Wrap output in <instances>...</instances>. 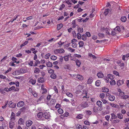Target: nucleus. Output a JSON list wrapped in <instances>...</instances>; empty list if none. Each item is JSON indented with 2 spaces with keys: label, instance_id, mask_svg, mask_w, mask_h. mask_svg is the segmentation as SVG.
Here are the masks:
<instances>
[{
  "label": "nucleus",
  "instance_id": "nucleus-1",
  "mask_svg": "<svg viewBox=\"0 0 129 129\" xmlns=\"http://www.w3.org/2000/svg\"><path fill=\"white\" fill-rule=\"evenodd\" d=\"M65 51L63 48H59L54 50V53L55 54L64 53Z\"/></svg>",
  "mask_w": 129,
  "mask_h": 129
},
{
  "label": "nucleus",
  "instance_id": "nucleus-2",
  "mask_svg": "<svg viewBox=\"0 0 129 129\" xmlns=\"http://www.w3.org/2000/svg\"><path fill=\"white\" fill-rule=\"evenodd\" d=\"M50 115L49 112L46 111L43 113V117L46 119H49L50 117Z\"/></svg>",
  "mask_w": 129,
  "mask_h": 129
},
{
  "label": "nucleus",
  "instance_id": "nucleus-3",
  "mask_svg": "<svg viewBox=\"0 0 129 129\" xmlns=\"http://www.w3.org/2000/svg\"><path fill=\"white\" fill-rule=\"evenodd\" d=\"M41 93L42 94H45L47 92V90L45 88V85L43 84L41 85Z\"/></svg>",
  "mask_w": 129,
  "mask_h": 129
},
{
  "label": "nucleus",
  "instance_id": "nucleus-4",
  "mask_svg": "<svg viewBox=\"0 0 129 129\" xmlns=\"http://www.w3.org/2000/svg\"><path fill=\"white\" fill-rule=\"evenodd\" d=\"M111 121V124L113 126H115L116 124L118 123L120 121V120L118 119H114V120H112Z\"/></svg>",
  "mask_w": 129,
  "mask_h": 129
},
{
  "label": "nucleus",
  "instance_id": "nucleus-5",
  "mask_svg": "<svg viewBox=\"0 0 129 129\" xmlns=\"http://www.w3.org/2000/svg\"><path fill=\"white\" fill-rule=\"evenodd\" d=\"M56 103V100L55 99H52L49 102V104L51 106H54Z\"/></svg>",
  "mask_w": 129,
  "mask_h": 129
},
{
  "label": "nucleus",
  "instance_id": "nucleus-6",
  "mask_svg": "<svg viewBox=\"0 0 129 129\" xmlns=\"http://www.w3.org/2000/svg\"><path fill=\"white\" fill-rule=\"evenodd\" d=\"M9 105L10 108H14L16 106V104L15 103H13L12 101H10L9 102Z\"/></svg>",
  "mask_w": 129,
  "mask_h": 129
},
{
  "label": "nucleus",
  "instance_id": "nucleus-7",
  "mask_svg": "<svg viewBox=\"0 0 129 129\" xmlns=\"http://www.w3.org/2000/svg\"><path fill=\"white\" fill-rule=\"evenodd\" d=\"M88 103L86 102L82 103L81 104V107L83 108L88 107Z\"/></svg>",
  "mask_w": 129,
  "mask_h": 129
},
{
  "label": "nucleus",
  "instance_id": "nucleus-8",
  "mask_svg": "<svg viewBox=\"0 0 129 129\" xmlns=\"http://www.w3.org/2000/svg\"><path fill=\"white\" fill-rule=\"evenodd\" d=\"M25 103L23 101H20L17 104V106L19 107H22L24 105Z\"/></svg>",
  "mask_w": 129,
  "mask_h": 129
},
{
  "label": "nucleus",
  "instance_id": "nucleus-9",
  "mask_svg": "<svg viewBox=\"0 0 129 129\" xmlns=\"http://www.w3.org/2000/svg\"><path fill=\"white\" fill-rule=\"evenodd\" d=\"M17 71L19 75L21 73H24L25 72V69H20L19 70Z\"/></svg>",
  "mask_w": 129,
  "mask_h": 129
},
{
  "label": "nucleus",
  "instance_id": "nucleus-10",
  "mask_svg": "<svg viewBox=\"0 0 129 129\" xmlns=\"http://www.w3.org/2000/svg\"><path fill=\"white\" fill-rule=\"evenodd\" d=\"M32 124V121L29 120L26 121V125L27 126H31Z\"/></svg>",
  "mask_w": 129,
  "mask_h": 129
},
{
  "label": "nucleus",
  "instance_id": "nucleus-11",
  "mask_svg": "<svg viewBox=\"0 0 129 129\" xmlns=\"http://www.w3.org/2000/svg\"><path fill=\"white\" fill-rule=\"evenodd\" d=\"M97 76L99 78H103L104 76L102 72H99L97 74Z\"/></svg>",
  "mask_w": 129,
  "mask_h": 129
},
{
  "label": "nucleus",
  "instance_id": "nucleus-12",
  "mask_svg": "<svg viewBox=\"0 0 129 129\" xmlns=\"http://www.w3.org/2000/svg\"><path fill=\"white\" fill-rule=\"evenodd\" d=\"M124 81L123 80H119L117 82V84L118 86H119L124 83Z\"/></svg>",
  "mask_w": 129,
  "mask_h": 129
},
{
  "label": "nucleus",
  "instance_id": "nucleus-13",
  "mask_svg": "<svg viewBox=\"0 0 129 129\" xmlns=\"http://www.w3.org/2000/svg\"><path fill=\"white\" fill-rule=\"evenodd\" d=\"M93 79L91 77H89L88 79L87 83L88 84H90L93 82Z\"/></svg>",
  "mask_w": 129,
  "mask_h": 129
},
{
  "label": "nucleus",
  "instance_id": "nucleus-14",
  "mask_svg": "<svg viewBox=\"0 0 129 129\" xmlns=\"http://www.w3.org/2000/svg\"><path fill=\"white\" fill-rule=\"evenodd\" d=\"M11 120L12 121H14L15 119V114L13 112L12 113L11 116H10Z\"/></svg>",
  "mask_w": 129,
  "mask_h": 129
},
{
  "label": "nucleus",
  "instance_id": "nucleus-15",
  "mask_svg": "<svg viewBox=\"0 0 129 129\" xmlns=\"http://www.w3.org/2000/svg\"><path fill=\"white\" fill-rule=\"evenodd\" d=\"M108 99L110 101H113L115 100V97L114 96L111 95L109 97Z\"/></svg>",
  "mask_w": 129,
  "mask_h": 129
},
{
  "label": "nucleus",
  "instance_id": "nucleus-16",
  "mask_svg": "<svg viewBox=\"0 0 129 129\" xmlns=\"http://www.w3.org/2000/svg\"><path fill=\"white\" fill-rule=\"evenodd\" d=\"M111 117L110 119V121H111L113 119H116L117 118V116H116L114 113H111Z\"/></svg>",
  "mask_w": 129,
  "mask_h": 129
},
{
  "label": "nucleus",
  "instance_id": "nucleus-17",
  "mask_svg": "<svg viewBox=\"0 0 129 129\" xmlns=\"http://www.w3.org/2000/svg\"><path fill=\"white\" fill-rule=\"evenodd\" d=\"M71 56V55H68L63 57V58L66 61H68L69 60V58Z\"/></svg>",
  "mask_w": 129,
  "mask_h": 129
},
{
  "label": "nucleus",
  "instance_id": "nucleus-18",
  "mask_svg": "<svg viewBox=\"0 0 129 129\" xmlns=\"http://www.w3.org/2000/svg\"><path fill=\"white\" fill-rule=\"evenodd\" d=\"M58 39V38H52L50 39L47 40V41L49 42H55Z\"/></svg>",
  "mask_w": 129,
  "mask_h": 129
},
{
  "label": "nucleus",
  "instance_id": "nucleus-19",
  "mask_svg": "<svg viewBox=\"0 0 129 129\" xmlns=\"http://www.w3.org/2000/svg\"><path fill=\"white\" fill-rule=\"evenodd\" d=\"M37 116L39 118H41L43 117V113L42 112H39L38 113Z\"/></svg>",
  "mask_w": 129,
  "mask_h": 129
},
{
  "label": "nucleus",
  "instance_id": "nucleus-20",
  "mask_svg": "<svg viewBox=\"0 0 129 129\" xmlns=\"http://www.w3.org/2000/svg\"><path fill=\"white\" fill-rule=\"evenodd\" d=\"M117 116L118 118L119 119H121L123 118V116L122 113H118L117 114Z\"/></svg>",
  "mask_w": 129,
  "mask_h": 129
},
{
  "label": "nucleus",
  "instance_id": "nucleus-21",
  "mask_svg": "<svg viewBox=\"0 0 129 129\" xmlns=\"http://www.w3.org/2000/svg\"><path fill=\"white\" fill-rule=\"evenodd\" d=\"M75 62L77 66L79 67L81 64V62L79 60L77 59L75 61Z\"/></svg>",
  "mask_w": 129,
  "mask_h": 129
},
{
  "label": "nucleus",
  "instance_id": "nucleus-22",
  "mask_svg": "<svg viewBox=\"0 0 129 129\" xmlns=\"http://www.w3.org/2000/svg\"><path fill=\"white\" fill-rule=\"evenodd\" d=\"M14 123L12 121L10 122L9 123V127L11 128H13L14 126Z\"/></svg>",
  "mask_w": 129,
  "mask_h": 129
},
{
  "label": "nucleus",
  "instance_id": "nucleus-23",
  "mask_svg": "<svg viewBox=\"0 0 129 129\" xmlns=\"http://www.w3.org/2000/svg\"><path fill=\"white\" fill-rule=\"evenodd\" d=\"M40 70L39 68L36 67L35 69L34 72L35 73L38 74L40 73Z\"/></svg>",
  "mask_w": 129,
  "mask_h": 129
},
{
  "label": "nucleus",
  "instance_id": "nucleus-24",
  "mask_svg": "<svg viewBox=\"0 0 129 129\" xmlns=\"http://www.w3.org/2000/svg\"><path fill=\"white\" fill-rule=\"evenodd\" d=\"M108 78L111 80L113 79L114 78V76L110 74H108L107 75Z\"/></svg>",
  "mask_w": 129,
  "mask_h": 129
},
{
  "label": "nucleus",
  "instance_id": "nucleus-25",
  "mask_svg": "<svg viewBox=\"0 0 129 129\" xmlns=\"http://www.w3.org/2000/svg\"><path fill=\"white\" fill-rule=\"evenodd\" d=\"M77 78L80 80H82L83 79V77L82 76L79 75H77Z\"/></svg>",
  "mask_w": 129,
  "mask_h": 129
},
{
  "label": "nucleus",
  "instance_id": "nucleus-26",
  "mask_svg": "<svg viewBox=\"0 0 129 129\" xmlns=\"http://www.w3.org/2000/svg\"><path fill=\"white\" fill-rule=\"evenodd\" d=\"M78 44L79 47H83L84 46V43L83 41H80L79 42Z\"/></svg>",
  "mask_w": 129,
  "mask_h": 129
},
{
  "label": "nucleus",
  "instance_id": "nucleus-27",
  "mask_svg": "<svg viewBox=\"0 0 129 129\" xmlns=\"http://www.w3.org/2000/svg\"><path fill=\"white\" fill-rule=\"evenodd\" d=\"M126 18L125 16L122 17L121 19L120 20L121 21L123 22H125L126 20Z\"/></svg>",
  "mask_w": 129,
  "mask_h": 129
},
{
  "label": "nucleus",
  "instance_id": "nucleus-28",
  "mask_svg": "<svg viewBox=\"0 0 129 129\" xmlns=\"http://www.w3.org/2000/svg\"><path fill=\"white\" fill-rule=\"evenodd\" d=\"M38 81L39 83H43L44 81V79L43 78H40L38 79Z\"/></svg>",
  "mask_w": 129,
  "mask_h": 129
},
{
  "label": "nucleus",
  "instance_id": "nucleus-29",
  "mask_svg": "<svg viewBox=\"0 0 129 129\" xmlns=\"http://www.w3.org/2000/svg\"><path fill=\"white\" fill-rule=\"evenodd\" d=\"M57 29L59 30L62 27L63 24L62 23H60L59 24H57Z\"/></svg>",
  "mask_w": 129,
  "mask_h": 129
},
{
  "label": "nucleus",
  "instance_id": "nucleus-30",
  "mask_svg": "<svg viewBox=\"0 0 129 129\" xmlns=\"http://www.w3.org/2000/svg\"><path fill=\"white\" fill-rule=\"evenodd\" d=\"M29 82H31L32 84L34 85L36 83V81L35 79H31L30 80Z\"/></svg>",
  "mask_w": 129,
  "mask_h": 129
},
{
  "label": "nucleus",
  "instance_id": "nucleus-31",
  "mask_svg": "<svg viewBox=\"0 0 129 129\" xmlns=\"http://www.w3.org/2000/svg\"><path fill=\"white\" fill-rule=\"evenodd\" d=\"M46 66L47 67H51L52 66V63L49 61L46 63Z\"/></svg>",
  "mask_w": 129,
  "mask_h": 129
},
{
  "label": "nucleus",
  "instance_id": "nucleus-32",
  "mask_svg": "<svg viewBox=\"0 0 129 129\" xmlns=\"http://www.w3.org/2000/svg\"><path fill=\"white\" fill-rule=\"evenodd\" d=\"M122 99L124 100H126L127 99L129 100V95H124L123 96H122Z\"/></svg>",
  "mask_w": 129,
  "mask_h": 129
},
{
  "label": "nucleus",
  "instance_id": "nucleus-33",
  "mask_svg": "<svg viewBox=\"0 0 129 129\" xmlns=\"http://www.w3.org/2000/svg\"><path fill=\"white\" fill-rule=\"evenodd\" d=\"M96 104L99 107H102V103L100 101H98L96 102Z\"/></svg>",
  "mask_w": 129,
  "mask_h": 129
},
{
  "label": "nucleus",
  "instance_id": "nucleus-34",
  "mask_svg": "<svg viewBox=\"0 0 129 129\" xmlns=\"http://www.w3.org/2000/svg\"><path fill=\"white\" fill-rule=\"evenodd\" d=\"M12 60L13 61H14L15 63H19V61L17 62V58H16L13 57H12Z\"/></svg>",
  "mask_w": 129,
  "mask_h": 129
},
{
  "label": "nucleus",
  "instance_id": "nucleus-35",
  "mask_svg": "<svg viewBox=\"0 0 129 129\" xmlns=\"http://www.w3.org/2000/svg\"><path fill=\"white\" fill-rule=\"evenodd\" d=\"M53 89L56 94H58V89L56 86H54Z\"/></svg>",
  "mask_w": 129,
  "mask_h": 129
},
{
  "label": "nucleus",
  "instance_id": "nucleus-36",
  "mask_svg": "<svg viewBox=\"0 0 129 129\" xmlns=\"http://www.w3.org/2000/svg\"><path fill=\"white\" fill-rule=\"evenodd\" d=\"M102 91L104 92H107L109 91V90L108 88L104 87H103L102 89Z\"/></svg>",
  "mask_w": 129,
  "mask_h": 129
},
{
  "label": "nucleus",
  "instance_id": "nucleus-37",
  "mask_svg": "<svg viewBox=\"0 0 129 129\" xmlns=\"http://www.w3.org/2000/svg\"><path fill=\"white\" fill-rule=\"evenodd\" d=\"M66 95L70 97L71 98H73V95L72 93H70L69 92H67L66 93Z\"/></svg>",
  "mask_w": 129,
  "mask_h": 129
},
{
  "label": "nucleus",
  "instance_id": "nucleus-38",
  "mask_svg": "<svg viewBox=\"0 0 129 129\" xmlns=\"http://www.w3.org/2000/svg\"><path fill=\"white\" fill-rule=\"evenodd\" d=\"M114 30L116 31H118L119 32H120L121 31V29L119 26H117L114 29Z\"/></svg>",
  "mask_w": 129,
  "mask_h": 129
},
{
  "label": "nucleus",
  "instance_id": "nucleus-39",
  "mask_svg": "<svg viewBox=\"0 0 129 129\" xmlns=\"http://www.w3.org/2000/svg\"><path fill=\"white\" fill-rule=\"evenodd\" d=\"M58 112L60 114H61L63 113V110L61 108H59L58 110Z\"/></svg>",
  "mask_w": 129,
  "mask_h": 129
},
{
  "label": "nucleus",
  "instance_id": "nucleus-40",
  "mask_svg": "<svg viewBox=\"0 0 129 129\" xmlns=\"http://www.w3.org/2000/svg\"><path fill=\"white\" fill-rule=\"evenodd\" d=\"M101 84L100 81V80H98L96 81L95 83V85L97 86H100Z\"/></svg>",
  "mask_w": 129,
  "mask_h": 129
},
{
  "label": "nucleus",
  "instance_id": "nucleus-41",
  "mask_svg": "<svg viewBox=\"0 0 129 129\" xmlns=\"http://www.w3.org/2000/svg\"><path fill=\"white\" fill-rule=\"evenodd\" d=\"M83 116L82 114H80L77 116L76 118L80 119H82Z\"/></svg>",
  "mask_w": 129,
  "mask_h": 129
},
{
  "label": "nucleus",
  "instance_id": "nucleus-42",
  "mask_svg": "<svg viewBox=\"0 0 129 129\" xmlns=\"http://www.w3.org/2000/svg\"><path fill=\"white\" fill-rule=\"evenodd\" d=\"M83 98H87V93L86 91H83Z\"/></svg>",
  "mask_w": 129,
  "mask_h": 129
},
{
  "label": "nucleus",
  "instance_id": "nucleus-43",
  "mask_svg": "<svg viewBox=\"0 0 129 129\" xmlns=\"http://www.w3.org/2000/svg\"><path fill=\"white\" fill-rule=\"evenodd\" d=\"M50 77L52 79H55L56 78V75L52 73V74H51V76H50Z\"/></svg>",
  "mask_w": 129,
  "mask_h": 129
},
{
  "label": "nucleus",
  "instance_id": "nucleus-44",
  "mask_svg": "<svg viewBox=\"0 0 129 129\" xmlns=\"http://www.w3.org/2000/svg\"><path fill=\"white\" fill-rule=\"evenodd\" d=\"M76 129H82V126L79 124H77L76 126Z\"/></svg>",
  "mask_w": 129,
  "mask_h": 129
},
{
  "label": "nucleus",
  "instance_id": "nucleus-45",
  "mask_svg": "<svg viewBox=\"0 0 129 129\" xmlns=\"http://www.w3.org/2000/svg\"><path fill=\"white\" fill-rule=\"evenodd\" d=\"M110 83L111 85H114L116 84V82L113 79L111 80L110 81Z\"/></svg>",
  "mask_w": 129,
  "mask_h": 129
},
{
  "label": "nucleus",
  "instance_id": "nucleus-46",
  "mask_svg": "<svg viewBox=\"0 0 129 129\" xmlns=\"http://www.w3.org/2000/svg\"><path fill=\"white\" fill-rule=\"evenodd\" d=\"M18 122L20 124H23L24 121L22 118H20L18 120Z\"/></svg>",
  "mask_w": 129,
  "mask_h": 129
},
{
  "label": "nucleus",
  "instance_id": "nucleus-47",
  "mask_svg": "<svg viewBox=\"0 0 129 129\" xmlns=\"http://www.w3.org/2000/svg\"><path fill=\"white\" fill-rule=\"evenodd\" d=\"M81 37L83 41H85L86 39V35H83L81 36Z\"/></svg>",
  "mask_w": 129,
  "mask_h": 129
},
{
  "label": "nucleus",
  "instance_id": "nucleus-48",
  "mask_svg": "<svg viewBox=\"0 0 129 129\" xmlns=\"http://www.w3.org/2000/svg\"><path fill=\"white\" fill-rule=\"evenodd\" d=\"M50 58L51 59L54 60L56 59L57 57L55 55H52L50 57Z\"/></svg>",
  "mask_w": 129,
  "mask_h": 129
},
{
  "label": "nucleus",
  "instance_id": "nucleus-49",
  "mask_svg": "<svg viewBox=\"0 0 129 129\" xmlns=\"http://www.w3.org/2000/svg\"><path fill=\"white\" fill-rule=\"evenodd\" d=\"M19 16V15H17L14 18V19H12L10 21L8 22L9 23L10 22H11V23L13 22L15 20H16V19Z\"/></svg>",
  "mask_w": 129,
  "mask_h": 129
},
{
  "label": "nucleus",
  "instance_id": "nucleus-50",
  "mask_svg": "<svg viewBox=\"0 0 129 129\" xmlns=\"http://www.w3.org/2000/svg\"><path fill=\"white\" fill-rule=\"evenodd\" d=\"M83 87V86L81 85H79L77 87V88L79 90H82Z\"/></svg>",
  "mask_w": 129,
  "mask_h": 129
},
{
  "label": "nucleus",
  "instance_id": "nucleus-51",
  "mask_svg": "<svg viewBox=\"0 0 129 129\" xmlns=\"http://www.w3.org/2000/svg\"><path fill=\"white\" fill-rule=\"evenodd\" d=\"M110 105L112 107L115 108H117V106H118V105L116 104H115L113 103H110Z\"/></svg>",
  "mask_w": 129,
  "mask_h": 129
},
{
  "label": "nucleus",
  "instance_id": "nucleus-52",
  "mask_svg": "<svg viewBox=\"0 0 129 129\" xmlns=\"http://www.w3.org/2000/svg\"><path fill=\"white\" fill-rule=\"evenodd\" d=\"M86 114L88 115H90L91 114V111L89 110H86Z\"/></svg>",
  "mask_w": 129,
  "mask_h": 129
},
{
  "label": "nucleus",
  "instance_id": "nucleus-53",
  "mask_svg": "<svg viewBox=\"0 0 129 129\" xmlns=\"http://www.w3.org/2000/svg\"><path fill=\"white\" fill-rule=\"evenodd\" d=\"M8 101H6L5 102V105L4 106H2V107L3 109H5L6 108L7 106L8 103Z\"/></svg>",
  "mask_w": 129,
  "mask_h": 129
},
{
  "label": "nucleus",
  "instance_id": "nucleus-54",
  "mask_svg": "<svg viewBox=\"0 0 129 129\" xmlns=\"http://www.w3.org/2000/svg\"><path fill=\"white\" fill-rule=\"evenodd\" d=\"M109 12V9H106L105 10L104 12V14L105 16L107 15Z\"/></svg>",
  "mask_w": 129,
  "mask_h": 129
},
{
  "label": "nucleus",
  "instance_id": "nucleus-55",
  "mask_svg": "<svg viewBox=\"0 0 129 129\" xmlns=\"http://www.w3.org/2000/svg\"><path fill=\"white\" fill-rule=\"evenodd\" d=\"M72 34L74 37L76 38L77 36V35L75 31L74 30L72 31Z\"/></svg>",
  "mask_w": 129,
  "mask_h": 129
},
{
  "label": "nucleus",
  "instance_id": "nucleus-56",
  "mask_svg": "<svg viewBox=\"0 0 129 129\" xmlns=\"http://www.w3.org/2000/svg\"><path fill=\"white\" fill-rule=\"evenodd\" d=\"M124 95V92H120L119 93V95L120 96L121 99L122 98V96H123Z\"/></svg>",
  "mask_w": 129,
  "mask_h": 129
},
{
  "label": "nucleus",
  "instance_id": "nucleus-57",
  "mask_svg": "<svg viewBox=\"0 0 129 129\" xmlns=\"http://www.w3.org/2000/svg\"><path fill=\"white\" fill-rule=\"evenodd\" d=\"M64 43V42H62L61 41H59L58 43V44L59 45V46H58V47H60L61 46H62Z\"/></svg>",
  "mask_w": 129,
  "mask_h": 129
},
{
  "label": "nucleus",
  "instance_id": "nucleus-58",
  "mask_svg": "<svg viewBox=\"0 0 129 129\" xmlns=\"http://www.w3.org/2000/svg\"><path fill=\"white\" fill-rule=\"evenodd\" d=\"M50 53H47V54L44 56V57L46 59H48L50 56Z\"/></svg>",
  "mask_w": 129,
  "mask_h": 129
},
{
  "label": "nucleus",
  "instance_id": "nucleus-59",
  "mask_svg": "<svg viewBox=\"0 0 129 129\" xmlns=\"http://www.w3.org/2000/svg\"><path fill=\"white\" fill-rule=\"evenodd\" d=\"M35 49L34 48H31L30 49V50L32 51H33V53L34 54H35L37 52V51H35Z\"/></svg>",
  "mask_w": 129,
  "mask_h": 129
},
{
  "label": "nucleus",
  "instance_id": "nucleus-60",
  "mask_svg": "<svg viewBox=\"0 0 129 129\" xmlns=\"http://www.w3.org/2000/svg\"><path fill=\"white\" fill-rule=\"evenodd\" d=\"M65 6L64 4H62L60 6L59 10H61L65 7Z\"/></svg>",
  "mask_w": 129,
  "mask_h": 129
},
{
  "label": "nucleus",
  "instance_id": "nucleus-61",
  "mask_svg": "<svg viewBox=\"0 0 129 129\" xmlns=\"http://www.w3.org/2000/svg\"><path fill=\"white\" fill-rule=\"evenodd\" d=\"M77 44L76 43H73L72 45V47L74 48H76L77 47Z\"/></svg>",
  "mask_w": 129,
  "mask_h": 129
},
{
  "label": "nucleus",
  "instance_id": "nucleus-62",
  "mask_svg": "<svg viewBox=\"0 0 129 129\" xmlns=\"http://www.w3.org/2000/svg\"><path fill=\"white\" fill-rule=\"evenodd\" d=\"M61 105L57 103L55 106V107L56 109H58V108L61 107Z\"/></svg>",
  "mask_w": 129,
  "mask_h": 129
},
{
  "label": "nucleus",
  "instance_id": "nucleus-63",
  "mask_svg": "<svg viewBox=\"0 0 129 129\" xmlns=\"http://www.w3.org/2000/svg\"><path fill=\"white\" fill-rule=\"evenodd\" d=\"M48 71L49 73L50 74L51 73V74L53 73L54 71L53 70H52L51 69H50Z\"/></svg>",
  "mask_w": 129,
  "mask_h": 129
},
{
  "label": "nucleus",
  "instance_id": "nucleus-64",
  "mask_svg": "<svg viewBox=\"0 0 129 129\" xmlns=\"http://www.w3.org/2000/svg\"><path fill=\"white\" fill-rule=\"evenodd\" d=\"M69 113L68 112H66L65 113H64L63 115L64 117H67L69 115Z\"/></svg>",
  "mask_w": 129,
  "mask_h": 129
}]
</instances>
